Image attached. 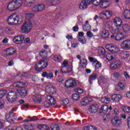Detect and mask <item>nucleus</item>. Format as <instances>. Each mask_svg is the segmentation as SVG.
<instances>
[{
	"label": "nucleus",
	"instance_id": "nucleus-1",
	"mask_svg": "<svg viewBox=\"0 0 130 130\" xmlns=\"http://www.w3.org/2000/svg\"><path fill=\"white\" fill-rule=\"evenodd\" d=\"M7 22L10 26H12V25H14L15 24H21L23 22V19L21 16L13 14L9 16L7 19Z\"/></svg>",
	"mask_w": 130,
	"mask_h": 130
},
{
	"label": "nucleus",
	"instance_id": "nucleus-2",
	"mask_svg": "<svg viewBox=\"0 0 130 130\" xmlns=\"http://www.w3.org/2000/svg\"><path fill=\"white\" fill-rule=\"evenodd\" d=\"M22 6V0H13L7 6L9 11H16Z\"/></svg>",
	"mask_w": 130,
	"mask_h": 130
},
{
	"label": "nucleus",
	"instance_id": "nucleus-3",
	"mask_svg": "<svg viewBox=\"0 0 130 130\" xmlns=\"http://www.w3.org/2000/svg\"><path fill=\"white\" fill-rule=\"evenodd\" d=\"M7 101L11 104H15L17 102L18 96L15 91H10L8 92L7 95Z\"/></svg>",
	"mask_w": 130,
	"mask_h": 130
},
{
	"label": "nucleus",
	"instance_id": "nucleus-4",
	"mask_svg": "<svg viewBox=\"0 0 130 130\" xmlns=\"http://www.w3.org/2000/svg\"><path fill=\"white\" fill-rule=\"evenodd\" d=\"M32 29V23L31 21H26L21 26L22 33H29Z\"/></svg>",
	"mask_w": 130,
	"mask_h": 130
},
{
	"label": "nucleus",
	"instance_id": "nucleus-5",
	"mask_svg": "<svg viewBox=\"0 0 130 130\" xmlns=\"http://www.w3.org/2000/svg\"><path fill=\"white\" fill-rule=\"evenodd\" d=\"M48 66V62H44V60L40 61L38 63H36L35 65L36 70L38 72H41L43 69L47 68Z\"/></svg>",
	"mask_w": 130,
	"mask_h": 130
},
{
	"label": "nucleus",
	"instance_id": "nucleus-6",
	"mask_svg": "<svg viewBox=\"0 0 130 130\" xmlns=\"http://www.w3.org/2000/svg\"><path fill=\"white\" fill-rule=\"evenodd\" d=\"M92 1L90 0H83L79 5L80 10H86L89 5H92Z\"/></svg>",
	"mask_w": 130,
	"mask_h": 130
},
{
	"label": "nucleus",
	"instance_id": "nucleus-7",
	"mask_svg": "<svg viewBox=\"0 0 130 130\" xmlns=\"http://www.w3.org/2000/svg\"><path fill=\"white\" fill-rule=\"evenodd\" d=\"M106 48L109 51L111 52L112 53H117L119 52V48L116 45H108L106 46Z\"/></svg>",
	"mask_w": 130,
	"mask_h": 130
},
{
	"label": "nucleus",
	"instance_id": "nucleus-8",
	"mask_svg": "<svg viewBox=\"0 0 130 130\" xmlns=\"http://www.w3.org/2000/svg\"><path fill=\"white\" fill-rule=\"evenodd\" d=\"M16 91L19 93L21 98H25L28 95L25 87H21L20 88L17 89Z\"/></svg>",
	"mask_w": 130,
	"mask_h": 130
},
{
	"label": "nucleus",
	"instance_id": "nucleus-9",
	"mask_svg": "<svg viewBox=\"0 0 130 130\" xmlns=\"http://www.w3.org/2000/svg\"><path fill=\"white\" fill-rule=\"evenodd\" d=\"M44 10H45V6L43 4L36 5L32 9V12H35L36 13L42 12V11H44Z\"/></svg>",
	"mask_w": 130,
	"mask_h": 130
},
{
	"label": "nucleus",
	"instance_id": "nucleus-10",
	"mask_svg": "<svg viewBox=\"0 0 130 130\" xmlns=\"http://www.w3.org/2000/svg\"><path fill=\"white\" fill-rule=\"evenodd\" d=\"M55 88L53 87V85L50 84L47 85L46 87V92L48 94H50V95L55 94Z\"/></svg>",
	"mask_w": 130,
	"mask_h": 130
},
{
	"label": "nucleus",
	"instance_id": "nucleus-11",
	"mask_svg": "<svg viewBox=\"0 0 130 130\" xmlns=\"http://www.w3.org/2000/svg\"><path fill=\"white\" fill-rule=\"evenodd\" d=\"M65 86L67 88H74L77 86V83L73 79H69L66 82Z\"/></svg>",
	"mask_w": 130,
	"mask_h": 130
},
{
	"label": "nucleus",
	"instance_id": "nucleus-12",
	"mask_svg": "<svg viewBox=\"0 0 130 130\" xmlns=\"http://www.w3.org/2000/svg\"><path fill=\"white\" fill-rule=\"evenodd\" d=\"M121 47L125 50H129L130 49V40H127L123 41L121 44Z\"/></svg>",
	"mask_w": 130,
	"mask_h": 130
},
{
	"label": "nucleus",
	"instance_id": "nucleus-13",
	"mask_svg": "<svg viewBox=\"0 0 130 130\" xmlns=\"http://www.w3.org/2000/svg\"><path fill=\"white\" fill-rule=\"evenodd\" d=\"M13 41L15 44H22L24 41V37L23 36H18L15 37Z\"/></svg>",
	"mask_w": 130,
	"mask_h": 130
},
{
	"label": "nucleus",
	"instance_id": "nucleus-14",
	"mask_svg": "<svg viewBox=\"0 0 130 130\" xmlns=\"http://www.w3.org/2000/svg\"><path fill=\"white\" fill-rule=\"evenodd\" d=\"M121 65V62L120 60H117L113 61L110 65V68L112 70H116L117 68H119V66Z\"/></svg>",
	"mask_w": 130,
	"mask_h": 130
},
{
	"label": "nucleus",
	"instance_id": "nucleus-15",
	"mask_svg": "<svg viewBox=\"0 0 130 130\" xmlns=\"http://www.w3.org/2000/svg\"><path fill=\"white\" fill-rule=\"evenodd\" d=\"M112 123L115 126H120L121 124V120L118 117H115L112 119Z\"/></svg>",
	"mask_w": 130,
	"mask_h": 130
},
{
	"label": "nucleus",
	"instance_id": "nucleus-16",
	"mask_svg": "<svg viewBox=\"0 0 130 130\" xmlns=\"http://www.w3.org/2000/svg\"><path fill=\"white\" fill-rule=\"evenodd\" d=\"M101 16L103 17L102 19L107 20V19H109L112 16V12L111 11H106L101 13Z\"/></svg>",
	"mask_w": 130,
	"mask_h": 130
},
{
	"label": "nucleus",
	"instance_id": "nucleus-17",
	"mask_svg": "<svg viewBox=\"0 0 130 130\" xmlns=\"http://www.w3.org/2000/svg\"><path fill=\"white\" fill-rule=\"evenodd\" d=\"M101 35H102V38L104 39H107V38L109 37V31L108 30L103 28L101 30Z\"/></svg>",
	"mask_w": 130,
	"mask_h": 130
},
{
	"label": "nucleus",
	"instance_id": "nucleus-18",
	"mask_svg": "<svg viewBox=\"0 0 130 130\" xmlns=\"http://www.w3.org/2000/svg\"><path fill=\"white\" fill-rule=\"evenodd\" d=\"M32 100L34 102L36 103L37 104H39L42 102V99L41 98V95L35 94L32 96Z\"/></svg>",
	"mask_w": 130,
	"mask_h": 130
},
{
	"label": "nucleus",
	"instance_id": "nucleus-19",
	"mask_svg": "<svg viewBox=\"0 0 130 130\" xmlns=\"http://www.w3.org/2000/svg\"><path fill=\"white\" fill-rule=\"evenodd\" d=\"M88 111L90 113H96L98 111V106L97 105H92L89 106Z\"/></svg>",
	"mask_w": 130,
	"mask_h": 130
},
{
	"label": "nucleus",
	"instance_id": "nucleus-20",
	"mask_svg": "<svg viewBox=\"0 0 130 130\" xmlns=\"http://www.w3.org/2000/svg\"><path fill=\"white\" fill-rule=\"evenodd\" d=\"M97 77H98V74L96 73H93L88 78V82L90 85H91L93 83L92 81H95L96 79H97Z\"/></svg>",
	"mask_w": 130,
	"mask_h": 130
},
{
	"label": "nucleus",
	"instance_id": "nucleus-21",
	"mask_svg": "<svg viewBox=\"0 0 130 130\" xmlns=\"http://www.w3.org/2000/svg\"><path fill=\"white\" fill-rule=\"evenodd\" d=\"M122 98V97L120 94H113L111 96V99L113 102H119L121 100Z\"/></svg>",
	"mask_w": 130,
	"mask_h": 130
},
{
	"label": "nucleus",
	"instance_id": "nucleus-22",
	"mask_svg": "<svg viewBox=\"0 0 130 130\" xmlns=\"http://www.w3.org/2000/svg\"><path fill=\"white\" fill-rule=\"evenodd\" d=\"M108 106L105 105L102 107L101 109L99 110V113L101 115H104L108 111Z\"/></svg>",
	"mask_w": 130,
	"mask_h": 130
},
{
	"label": "nucleus",
	"instance_id": "nucleus-23",
	"mask_svg": "<svg viewBox=\"0 0 130 130\" xmlns=\"http://www.w3.org/2000/svg\"><path fill=\"white\" fill-rule=\"evenodd\" d=\"M114 25H115L116 27H121V25H122V20L119 18H115L114 19Z\"/></svg>",
	"mask_w": 130,
	"mask_h": 130
},
{
	"label": "nucleus",
	"instance_id": "nucleus-24",
	"mask_svg": "<svg viewBox=\"0 0 130 130\" xmlns=\"http://www.w3.org/2000/svg\"><path fill=\"white\" fill-rule=\"evenodd\" d=\"M106 58L109 61H111V60H115L116 58V55L115 53H109L107 54L106 55Z\"/></svg>",
	"mask_w": 130,
	"mask_h": 130
},
{
	"label": "nucleus",
	"instance_id": "nucleus-25",
	"mask_svg": "<svg viewBox=\"0 0 130 130\" xmlns=\"http://www.w3.org/2000/svg\"><path fill=\"white\" fill-rule=\"evenodd\" d=\"M42 76L43 78H47V79H51L53 78V73H47L46 72H44L42 74Z\"/></svg>",
	"mask_w": 130,
	"mask_h": 130
},
{
	"label": "nucleus",
	"instance_id": "nucleus-26",
	"mask_svg": "<svg viewBox=\"0 0 130 130\" xmlns=\"http://www.w3.org/2000/svg\"><path fill=\"white\" fill-rule=\"evenodd\" d=\"M46 99L50 102V103H51L52 105H54V104L56 103V101H55V99H54V98H53L52 95H47L46 96Z\"/></svg>",
	"mask_w": 130,
	"mask_h": 130
},
{
	"label": "nucleus",
	"instance_id": "nucleus-27",
	"mask_svg": "<svg viewBox=\"0 0 130 130\" xmlns=\"http://www.w3.org/2000/svg\"><path fill=\"white\" fill-rule=\"evenodd\" d=\"M123 88H124V83L119 82L118 83V85L115 87L116 91H122L123 90Z\"/></svg>",
	"mask_w": 130,
	"mask_h": 130
},
{
	"label": "nucleus",
	"instance_id": "nucleus-28",
	"mask_svg": "<svg viewBox=\"0 0 130 130\" xmlns=\"http://www.w3.org/2000/svg\"><path fill=\"white\" fill-rule=\"evenodd\" d=\"M69 62H68L67 60H64L63 62L62 63V66H63V67H62L60 70V72L61 73V74H63V71L67 69V67L69 66Z\"/></svg>",
	"mask_w": 130,
	"mask_h": 130
},
{
	"label": "nucleus",
	"instance_id": "nucleus-29",
	"mask_svg": "<svg viewBox=\"0 0 130 130\" xmlns=\"http://www.w3.org/2000/svg\"><path fill=\"white\" fill-rule=\"evenodd\" d=\"M120 56L121 58L124 59L126 58V57H128V52H127L126 51H122L120 53Z\"/></svg>",
	"mask_w": 130,
	"mask_h": 130
},
{
	"label": "nucleus",
	"instance_id": "nucleus-30",
	"mask_svg": "<svg viewBox=\"0 0 130 130\" xmlns=\"http://www.w3.org/2000/svg\"><path fill=\"white\" fill-rule=\"evenodd\" d=\"M82 106H86L89 104V98H84L82 101H81Z\"/></svg>",
	"mask_w": 130,
	"mask_h": 130
},
{
	"label": "nucleus",
	"instance_id": "nucleus-31",
	"mask_svg": "<svg viewBox=\"0 0 130 130\" xmlns=\"http://www.w3.org/2000/svg\"><path fill=\"white\" fill-rule=\"evenodd\" d=\"M115 40L116 41H119L120 40H123L124 39V37H122V32L116 34Z\"/></svg>",
	"mask_w": 130,
	"mask_h": 130
},
{
	"label": "nucleus",
	"instance_id": "nucleus-32",
	"mask_svg": "<svg viewBox=\"0 0 130 130\" xmlns=\"http://www.w3.org/2000/svg\"><path fill=\"white\" fill-rule=\"evenodd\" d=\"M34 17V15L32 13H27L25 15V18L26 19V22H31V19Z\"/></svg>",
	"mask_w": 130,
	"mask_h": 130
},
{
	"label": "nucleus",
	"instance_id": "nucleus-33",
	"mask_svg": "<svg viewBox=\"0 0 130 130\" xmlns=\"http://www.w3.org/2000/svg\"><path fill=\"white\" fill-rule=\"evenodd\" d=\"M124 17L125 19L127 20H130V10H125L124 11Z\"/></svg>",
	"mask_w": 130,
	"mask_h": 130
},
{
	"label": "nucleus",
	"instance_id": "nucleus-34",
	"mask_svg": "<svg viewBox=\"0 0 130 130\" xmlns=\"http://www.w3.org/2000/svg\"><path fill=\"white\" fill-rule=\"evenodd\" d=\"M108 3L109 2L107 1L103 0L100 7L102 8V9H106V8H107L109 6Z\"/></svg>",
	"mask_w": 130,
	"mask_h": 130
},
{
	"label": "nucleus",
	"instance_id": "nucleus-35",
	"mask_svg": "<svg viewBox=\"0 0 130 130\" xmlns=\"http://www.w3.org/2000/svg\"><path fill=\"white\" fill-rule=\"evenodd\" d=\"M130 26L128 24H123L122 26V30L123 31V32H125V33H126V32H128L129 31Z\"/></svg>",
	"mask_w": 130,
	"mask_h": 130
},
{
	"label": "nucleus",
	"instance_id": "nucleus-36",
	"mask_svg": "<svg viewBox=\"0 0 130 130\" xmlns=\"http://www.w3.org/2000/svg\"><path fill=\"white\" fill-rule=\"evenodd\" d=\"M38 128L40 130H49V127L47 125H39Z\"/></svg>",
	"mask_w": 130,
	"mask_h": 130
},
{
	"label": "nucleus",
	"instance_id": "nucleus-37",
	"mask_svg": "<svg viewBox=\"0 0 130 130\" xmlns=\"http://www.w3.org/2000/svg\"><path fill=\"white\" fill-rule=\"evenodd\" d=\"M98 53L101 56H105V54H106V53L105 52V49L102 47L100 48L98 50Z\"/></svg>",
	"mask_w": 130,
	"mask_h": 130
},
{
	"label": "nucleus",
	"instance_id": "nucleus-38",
	"mask_svg": "<svg viewBox=\"0 0 130 130\" xmlns=\"http://www.w3.org/2000/svg\"><path fill=\"white\" fill-rule=\"evenodd\" d=\"M72 98L74 101H79L80 100V96L78 93H74L72 95Z\"/></svg>",
	"mask_w": 130,
	"mask_h": 130
},
{
	"label": "nucleus",
	"instance_id": "nucleus-39",
	"mask_svg": "<svg viewBox=\"0 0 130 130\" xmlns=\"http://www.w3.org/2000/svg\"><path fill=\"white\" fill-rule=\"evenodd\" d=\"M103 0H91L90 2H92V4H93L94 6H101L102 4Z\"/></svg>",
	"mask_w": 130,
	"mask_h": 130
},
{
	"label": "nucleus",
	"instance_id": "nucleus-40",
	"mask_svg": "<svg viewBox=\"0 0 130 130\" xmlns=\"http://www.w3.org/2000/svg\"><path fill=\"white\" fill-rule=\"evenodd\" d=\"M93 64L95 66V69H100V68H101V63H100V62L98 61L97 60H95L93 62Z\"/></svg>",
	"mask_w": 130,
	"mask_h": 130
},
{
	"label": "nucleus",
	"instance_id": "nucleus-41",
	"mask_svg": "<svg viewBox=\"0 0 130 130\" xmlns=\"http://www.w3.org/2000/svg\"><path fill=\"white\" fill-rule=\"evenodd\" d=\"M102 102H103V103H105L106 104H108L110 102V98L104 97L102 99Z\"/></svg>",
	"mask_w": 130,
	"mask_h": 130
},
{
	"label": "nucleus",
	"instance_id": "nucleus-42",
	"mask_svg": "<svg viewBox=\"0 0 130 130\" xmlns=\"http://www.w3.org/2000/svg\"><path fill=\"white\" fill-rule=\"evenodd\" d=\"M84 130H97V128L93 126H85L83 127Z\"/></svg>",
	"mask_w": 130,
	"mask_h": 130
},
{
	"label": "nucleus",
	"instance_id": "nucleus-43",
	"mask_svg": "<svg viewBox=\"0 0 130 130\" xmlns=\"http://www.w3.org/2000/svg\"><path fill=\"white\" fill-rule=\"evenodd\" d=\"M72 67L71 66H68L66 67V69H65L63 71V74H67V73H70V72H72Z\"/></svg>",
	"mask_w": 130,
	"mask_h": 130
},
{
	"label": "nucleus",
	"instance_id": "nucleus-44",
	"mask_svg": "<svg viewBox=\"0 0 130 130\" xmlns=\"http://www.w3.org/2000/svg\"><path fill=\"white\" fill-rule=\"evenodd\" d=\"M121 109L125 113H129L130 112V107H122Z\"/></svg>",
	"mask_w": 130,
	"mask_h": 130
},
{
	"label": "nucleus",
	"instance_id": "nucleus-45",
	"mask_svg": "<svg viewBox=\"0 0 130 130\" xmlns=\"http://www.w3.org/2000/svg\"><path fill=\"white\" fill-rule=\"evenodd\" d=\"M112 75L115 78V79H118L120 78L121 75L119 72H115L112 74Z\"/></svg>",
	"mask_w": 130,
	"mask_h": 130
},
{
	"label": "nucleus",
	"instance_id": "nucleus-46",
	"mask_svg": "<svg viewBox=\"0 0 130 130\" xmlns=\"http://www.w3.org/2000/svg\"><path fill=\"white\" fill-rule=\"evenodd\" d=\"M54 60L59 62L61 60V56L56 55L54 56Z\"/></svg>",
	"mask_w": 130,
	"mask_h": 130
},
{
	"label": "nucleus",
	"instance_id": "nucleus-47",
	"mask_svg": "<svg viewBox=\"0 0 130 130\" xmlns=\"http://www.w3.org/2000/svg\"><path fill=\"white\" fill-rule=\"evenodd\" d=\"M51 130H59V126L57 124H52L51 125Z\"/></svg>",
	"mask_w": 130,
	"mask_h": 130
},
{
	"label": "nucleus",
	"instance_id": "nucleus-48",
	"mask_svg": "<svg viewBox=\"0 0 130 130\" xmlns=\"http://www.w3.org/2000/svg\"><path fill=\"white\" fill-rule=\"evenodd\" d=\"M12 115H10V113H6V118L7 120V121H8V122H10V121H12L13 120L11 119V117H12Z\"/></svg>",
	"mask_w": 130,
	"mask_h": 130
},
{
	"label": "nucleus",
	"instance_id": "nucleus-49",
	"mask_svg": "<svg viewBox=\"0 0 130 130\" xmlns=\"http://www.w3.org/2000/svg\"><path fill=\"white\" fill-rule=\"evenodd\" d=\"M44 105L46 108H49V107H50V106H51L52 105H51V103L48 100H47L44 102Z\"/></svg>",
	"mask_w": 130,
	"mask_h": 130
},
{
	"label": "nucleus",
	"instance_id": "nucleus-50",
	"mask_svg": "<svg viewBox=\"0 0 130 130\" xmlns=\"http://www.w3.org/2000/svg\"><path fill=\"white\" fill-rule=\"evenodd\" d=\"M6 93H7V90H0V99H2L6 95Z\"/></svg>",
	"mask_w": 130,
	"mask_h": 130
},
{
	"label": "nucleus",
	"instance_id": "nucleus-51",
	"mask_svg": "<svg viewBox=\"0 0 130 130\" xmlns=\"http://www.w3.org/2000/svg\"><path fill=\"white\" fill-rule=\"evenodd\" d=\"M77 38L78 39V41H79L80 43H82V44H85V43H86V39H85V37Z\"/></svg>",
	"mask_w": 130,
	"mask_h": 130
},
{
	"label": "nucleus",
	"instance_id": "nucleus-52",
	"mask_svg": "<svg viewBox=\"0 0 130 130\" xmlns=\"http://www.w3.org/2000/svg\"><path fill=\"white\" fill-rule=\"evenodd\" d=\"M38 120V118L36 116H34L32 117H29V120H27L26 121H35Z\"/></svg>",
	"mask_w": 130,
	"mask_h": 130
},
{
	"label": "nucleus",
	"instance_id": "nucleus-53",
	"mask_svg": "<svg viewBox=\"0 0 130 130\" xmlns=\"http://www.w3.org/2000/svg\"><path fill=\"white\" fill-rule=\"evenodd\" d=\"M75 92H76L77 93H79V94H82L83 93L84 90H83L82 89L80 88H76L75 89Z\"/></svg>",
	"mask_w": 130,
	"mask_h": 130
},
{
	"label": "nucleus",
	"instance_id": "nucleus-54",
	"mask_svg": "<svg viewBox=\"0 0 130 130\" xmlns=\"http://www.w3.org/2000/svg\"><path fill=\"white\" fill-rule=\"evenodd\" d=\"M62 105H64V106H66V105H68L69 104V99H65L64 100H63L62 101Z\"/></svg>",
	"mask_w": 130,
	"mask_h": 130
},
{
	"label": "nucleus",
	"instance_id": "nucleus-55",
	"mask_svg": "<svg viewBox=\"0 0 130 130\" xmlns=\"http://www.w3.org/2000/svg\"><path fill=\"white\" fill-rule=\"evenodd\" d=\"M82 68H85L87 64H88V61H87V59H83V62H82Z\"/></svg>",
	"mask_w": 130,
	"mask_h": 130
},
{
	"label": "nucleus",
	"instance_id": "nucleus-56",
	"mask_svg": "<svg viewBox=\"0 0 130 130\" xmlns=\"http://www.w3.org/2000/svg\"><path fill=\"white\" fill-rule=\"evenodd\" d=\"M18 84L20 86L19 89L21 87H24V86H26V82H18Z\"/></svg>",
	"mask_w": 130,
	"mask_h": 130
},
{
	"label": "nucleus",
	"instance_id": "nucleus-57",
	"mask_svg": "<svg viewBox=\"0 0 130 130\" xmlns=\"http://www.w3.org/2000/svg\"><path fill=\"white\" fill-rule=\"evenodd\" d=\"M13 87H14V88H20V85L19 84L18 82H14L13 83V85H12Z\"/></svg>",
	"mask_w": 130,
	"mask_h": 130
},
{
	"label": "nucleus",
	"instance_id": "nucleus-58",
	"mask_svg": "<svg viewBox=\"0 0 130 130\" xmlns=\"http://www.w3.org/2000/svg\"><path fill=\"white\" fill-rule=\"evenodd\" d=\"M86 35L87 37L89 38L93 37V36H94V35H93V33L91 32L90 31L87 32Z\"/></svg>",
	"mask_w": 130,
	"mask_h": 130
},
{
	"label": "nucleus",
	"instance_id": "nucleus-59",
	"mask_svg": "<svg viewBox=\"0 0 130 130\" xmlns=\"http://www.w3.org/2000/svg\"><path fill=\"white\" fill-rule=\"evenodd\" d=\"M84 37V32H79L78 33V36L77 37V38H83Z\"/></svg>",
	"mask_w": 130,
	"mask_h": 130
},
{
	"label": "nucleus",
	"instance_id": "nucleus-60",
	"mask_svg": "<svg viewBox=\"0 0 130 130\" xmlns=\"http://www.w3.org/2000/svg\"><path fill=\"white\" fill-rule=\"evenodd\" d=\"M72 29L73 31H74V32H77L79 31V26L78 25H76L73 27Z\"/></svg>",
	"mask_w": 130,
	"mask_h": 130
},
{
	"label": "nucleus",
	"instance_id": "nucleus-61",
	"mask_svg": "<svg viewBox=\"0 0 130 130\" xmlns=\"http://www.w3.org/2000/svg\"><path fill=\"white\" fill-rule=\"evenodd\" d=\"M21 76L23 77L24 78H28V73L27 72H23L22 73Z\"/></svg>",
	"mask_w": 130,
	"mask_h": 130
},
{
	"label": "nucleus",
	"instance_id": "nucleus-62",
	"mask_svg": "<svg viewBox=\"0 0 130 130\" xmlns=\"http://www.w3.org/2000/svg\"><path fill=\"white\" fill-rule=\"evenodd\" d=\"M54 0H48L47 1L48 4H49V6H54L53 5Z\"/></svg>",
	"mask_w": 130,
	"mask_h": 130
},
{
	"label": "nucleus",
	"instance_id": "nucleus-63",
	"mask_svg": "<svg viewBox=\"0 0 130 130\" xmlns=\"http://www.w3.org/2000/svg\"><path fill=\"white\" fill-rule=\"evenodd\" d=\"M60 4V2L58 0H54L53 5L56 6V5H59Z\"/></svg>",
	"mask_w": 130,
	"mask_h": 130
},
{
	"label": "nucleus",
	"instance_id": "nucleus-64",
	"mask_svg": "<svg viewBox=\"0 0 130 130\" xmlns=\"http://www.w3.org/2000/svg\"><path fill=\"white\" fill-rule=\"evenodd\" d=\"M127 123L128 127L130 128V116L128 117V118L127 121Z\"/></svg>",
	"mask_w": 130,
	"mask_h": 130
}]
</instances>
